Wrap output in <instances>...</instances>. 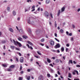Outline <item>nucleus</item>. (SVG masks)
<instances>
[{
	"instance_id": "11",
	"label": "nucleus",
	"mask_w": 80,
	"mask_h": 80,
	"mask_svg": "<svg viewBox=\"0 0 80 80\" xmlns=\"http://www.w3.org/2000/svg\"><path fill=\"white\" fill-rule=\"evenodd\" d=\"M43 77L42 75H40L38 77V80H42V78H43Z\"/></svg>"
},
{
	"instance_id": "12",
	"label": "nucleus",
	"mask_w": 80,
	"mask_h": 80,
	"mask_svg": "<svg viewBox=\"0 0 80 80\" xmlns=\"http://www.w3.org/2000/svg\"><path fill=\"white\" fill-rule=\"evenodd\" d=\"M70 63H71V64H72L73 62H72V60H69L68 62V64L69 65H70Z\"/></svg>"
},
{
	"instance_id": "8",
	"label": "nucleus",
	"mask_w": 80,
	"mask_h": 80,
	"mask_svg": "<svg viewBox=\"0 0 80 80\" xmlns=\"http://www.w3.org/2000/svg\"><path fill=\"white\" fill-rule=\"evenodd\" d=\"M15 67V65H12L9 67V68H14Z\"/></svg>"
},
{
	"instance_id": "37",
	"label": "nucleus",
	"mask_w": 80,
	"mask_h": 80,
	"mask_svg": "<svg viewBox=\"0 0 80 80\" xmlns=\"http://www.w3.org/2000/svg\"><path fill=\"white\" fill-rule=\"evenodd\" d=\"M19 80H23V79L22 77H20L19 78Z\"/></svg>"
},
{
	"instance_id": "23",
	"label": "nucleus",
	"mask_w": 80,
	"mask_h": 80,
	"mask_svg": "<svg viewBox=\"0 0 80 80\" xmlns=\"http://www.w3.org/2000/svg\"><path fill=\"white\" fill-rule=\"evenodd\" d=\"M27 22L29 24H31V22H30V19L28 20Z\"/></svg>"
},
{
	"instance_id": "38",
	"label": "nucleus",
	"mask_w": 80,
	"mask_h": 80,
	"mask_svg": "<svg viewBox=\"0 0 80 80\" xmlns=\"http://www.w3.org/2000/svg\"><path fill=\"white\" fill-rule=\"evenodd\" d=\"M60 32H61V33H63V30L62 29H61L60 30Z\"/></svg>"
},
{
	"instance_id": "30",
	"label": "nucleus",
	"mask_w": 80,
	"mask_h": 80,
	"mask_svg": "<svg viewBox=\"0 0 80 80\" xmlns=\"http://www.w3.org/2000/svg\"><path fill=\"white\" fill-rule=\"evenodd\" d=\"M47 77H48V78L51 77V76H50V74H47Z\"/></svg>"
},
{
	"instance_id": "1",
	"label": "nucleus",
	"mask_w": 80,
	"mask_h": 80,
	"mask_svg": "<svg viewBox=\"0 0 80 80\" xmlns=\"http://www.w3.org/2000/svg\"><path fill=\"white\" fill-rule=\"evenodd\" d=\"M13 42V44L15 45H18L19 47H22V44H21L20 43L18 42V41H15L14 40H12Z\"/></svg>"
},
{
	"instance_id": "63",
	"label": "nucleus",
	"mask_w": 80,
	"mask_h": 80,
	"mask_svg": "<svg viewBox=\"0 0 80 80\" xmlns=\"http://www.w3.org/2000/svg\"><path fill=\"white\" fill-rule=\"evenodd\" d=\"M66 33L67 35H68V34H68V31H67L66 32Z\"/></svg>"
},
{
	"instance_id": "47",
	"label": "nucleus",
	"mask_w": 80,
	"mask_h": 80,
	"mask_svg": "<svg viewBox=\"0 0 80 80\" xmlns=\"http://www.w3.org/2000/svg\"><path fill=\"white\" fill-rule=\"evenodd\" d=\"M69 36H72V33H70L68 34Z\"/></svg>"
},
{
	"instance_id": "5",
	"label": "nucleus",
	"mask_w": 80,
	"mask_h": 80,
	"mask_svg": "<svg viewBox=\"0 0 80 80\" xmlns=\"http://www.w3.org/2000/svg\"><path fill=\"white\" fill-rule=\"evenodd\" d=\"M24 59V58L23 57H21L20 58V62L21 63H22V62H23V60Z\"/></svg>"
},
{
	"instance_id": "64",
	"label": "nucleus",
	"mask_w": 80,
	"mask_h": 80,
	"mask_svg": "<svg viewBox=\"0 0 80 80\" xmlns=\"http://www.w3.org/2000/svg\"><path fill=\"white\" fill-rule=\"evenodd\" d=\"M35 9L34 8L31 11V12H33L34 11H35Z\"/></svg>"
},
{
	"instance_id": "19",
	"label": "nucleus",
	"mask_w": 80,
	"mask_h": 80,
	"mask_svg": "<svg viewBox=\"0 0 80 80\" xmlns=\"http://www.w3.org/2000/svg\"><path fill=\"white\" fill-rule=\"evenodd\" d=\"M64 50V48L62 47V48H61V52H63Z\"/></svg>"
},
{
	"instance_id": "40",
	"label": "nucleus",
	"mask_w": 80,
	"mask_h": 80,
	"mask_svg": "<svg viewBox=\"0 0 80 80\" xmlns=\"http://www.w3.org/2000/svg\"><path fill=\"white\" fill-rule=\"evenodd\" d=\"M20 70H22V65L20 66Z\"/></svg>"
},
{
	"instance_id": "10",
	"label": "nucleus",
	"mask_w": 80,
	"mask_h": 80,
	"mask_svg": "<svg viewBox=\"0 0 80 80\" xmlns=\"http://www.w3.org/2000/svg\"><path fill=\"white\" fill-rule=\"evenodd\" d=\"M16 14H17L16 12L15 11V10L13 11L12 12V15L13 16H15V15H16Z\"/></svg>"
},
{
	"instance_id": "61",
	"label": "nucleus",
	"mask_w": 80,
	"mask_h": 80,
	"mask_svg": "<svg viewBox=\"0 0 80 80\" xmlns=\"http://www.w3.org/2000/svg\"><path fill=\"white\" fill-rule=\"evenodd\" d=\"M21 74H22V73H23V71H22L20 72Z\"/></svg>"
},
{
	"instance_id": "46",
	"label": "nucleus",
	"mask_w": 80,
	"mask_h": 80,
	"mask_svg": "<svg viewBox=\"0 0 80 80\" xmlns=\"http://www.w3.org/2000/svg\"><path fill=\"white\" fill-rule=\"evenodd\" d=\"M32 2L31 0H27V2Z\"/></svg>"
},
{
	"instance_id": "62",
	"label": "nucleus",
	"mask_w": 80,
	"mask_h": 80,
	"mask_svg": "<svg viewBox=\"0 0 80 80\" xmlns=\"http://www.w3.org/2000/svg\"><path fill=\"white\" fill-rule=\"evenodd\" d=\"M52 59H53V60H55V57H52Z\"/></svg>"
},
{
	"instance_id": "56",
	"label": "nucleus",
	"mask_w": 80,
	"mask_h": 80,
	"mask_svg": "<svg viewBox=\"0 0 80 80\" xmlns=\"http://www.w3.org/2000/svg\"><path fill=\"white\" fill-rule=\"evenodd\" d=\"M65 57H66L65 56H63V57H62V58H63V60H65Z\"/></svg>"
},
{
	"instance_id": "14",
	"label": "nucleus",
	"mask_w": 80,
	"mask_h": 80,
	"mask_svg": "<svg viewBox=\"0 0 80 80\" xmlns=\"http://www.w3.org/2000/svg\"><path fill=\"white\" fill-rule=\"evenodd\" d=\"M47 61L48 62V63H51V60L50 59H49L48 58H47Z\"/></svg>"
},
{
	"instance_id": "57",
	"label": "nucleus",
	"mask_w": 80,
	"mask_h": 80,
	"mask_svg": "<svg viewBox=\"0 0 80 80\" xmlns=\"http://www.w3.org/2000/svg\"><path fill=\"white\" fill-rule=\"evenodd\" d=\"M46 64V65H48V62H47V61H45L44 62Z\"/></svg>"
},
{
	"instance_id": "2",
	"label": "nucleus",
	"mask_w": 80,
	"mask_h": 80,
	"mask_svg": "<svg viewBox=\"0 0 80 80\" xmlns=\"http://www.w3.org/2000/svg\"><path fill=\"white\" fill-rule=\"evenodd\" d=\"M44 16L46 17L47 18H48V16H49V13L47 12H45L44 13Z\"/></svg>"
},
{
	"instance_id": "9",
	"label": "nucleus",
	"mask_w": 80,
	"mask_h": 80,
	"mask_svg": "<svg viewBox=\"0 0 80 80\" xmlns=\"http://www.w3.org/2000/svg\"><path fill=\"white\" fill-rule=\"evenodd\" d=\"M65 7H63L61 9V12H63L65 11Z\"/></svg>"
},
{
	"instance_id": "39",
	"label": "nucleus",
	"mask_w": 80,
	"mask_h": 80,
	"mask_svg": "<svg viewBox=\"0 0 80 80\" xmlns=\"http://www.w3.org/2000/svg\"><path fill=\"white\" fill-rule=\"evenodd\" d=\"M2 65L3 67H7V65L5 64H2Z\"/></svg>"
},
{
	"instance_id": "3",
	"label": "nucleus",
	"mask_w": 80,
	"mask_h": 80,
	"mask_svg": "<svg viewBox=\"0 0 80 80\" xmlns=\"http://www.w3.org/2000/svg\"><path fill=\"white\" fill-rule=\"evenodd\" d=\"M60 45L59 43H57L56 46H54V48L56 49L60 48Z\"/></svg>"
},
{
	"instance_id": "51",
	"label": "nucleus",
	"mask_w": 80,
	"mask_h": 80,
	"mask_svg": "<svg viewBox=\"0 0 80 80\" xmlns=\"http://www.w3.org/2000/svg\"><path fill=\"white\" fill-rule=\"evenodd\" d=\"M54 36L55 37H57V34L56 33H55Z\"/></svg>"
},
{
	"instance_id": "21",
	"label": "nucleus",
	"mask_w": 80,
	"mask_h": 80,
	"mask_svg": "<svg viewBox=\"0 0 80 80\" xmlns=\"http://www.w3.org/2000/svg\"><path fill=\"white\" fill-rule=\"evenodd\" d=\"M15 47L13 46H10V48L12 50H13L14 49V48H15Z\"/></svg>"
},
{
	"instance_id": "27",
	"label": "nucleus",
	"mask_w": 80,
	"mask_h": 80,
	"mask_svg": "<svg viewBox=\"0 0 80 80\" xmlns=\"http://www.w3.org/2000/svg\"><path fill=\"white\" fill-rule=\"evenodd\" d=\"M23 38H25V39H27V38H28V37H27L26 36H23Z\"/></svg>"
},
{
	"instance_id": "4",
	"label": "nucleus",
	"mask_w": 80,
	"mask_h": 80,
	"mask_svg": "<svg viewBox=\"0 0 80 80\" xmlns=\"http://www.w3.org/2000/svg\"><path fill=\"white\" fill-rule=\"evenodd\" d=\"M75 73H76L77 75H78V71H77V70H74L73 72H72L73 75H75V74H76Z\"/></svg>"
},
{
	"instance_id": "48",
	"label": "nucleus",
	"mask_w": 80,
	"mask_h": 80,
	"mask_svg": "<svg viewBox=\"0 0 80 80\" xmlns=\"http://www.w3.org/2000/svg\"><path fill=\"white\" fill-rule=\"evenodd\" d=\"M28 32L30 33H32V30H31V29H29L28 30Z\"/></svg>"
},
{
	"instance_id": "49",
	"label": "nucleus",
	"mask_w": 80,
	"mask_h": 80,
	"mask_svg": "<svg viewBox=\"0 0 80 80\" xmlns=\"http://www.w3.org/2000/svg\"><path fill=\"white\" fill-rule=\"evenodd\" d=\"M18 55H19V56H20V57H21L22 56V54L20 52H18Z\"/></svg>"
},
{
	"instance_id": "25",
	"label": "nucleus",
	"mask_w": 80,
	"mask_h": 80,
	"mask_svg": "<svg viewBox=\"0 0 80 80\" xmlns=\"http://www.w3.org/2000/svg\"><path fill=\"white\" fill-rule=\"evenodd\" d=\"M7 10H8V11L9 12L10 11V7H7Z\"/></svg>"
},
{
	"instance_id": "13",
	"label": "nucleus",
	"mask_w": 80,
	"mask_h": 80,
	"mask_svg": "<svg viewBox=\"0 0 80 80\" xmlns=\"http://www.w3.org/2000/svg\"><path fill=\"white\" fill-rule=\"evenodd\" d=\"M50 44L51 45L53 46L54 45V42L52 40H51L50 41Z\"/></svg>"
},
{
	"instance_id": "18",
	"label": "nucleus",
	"mask_w": 80,
	"mask_h": 80,
	"mask_svg": "<svg viewBox=\"0 0 80 80\" xmlns=\"http://www.w3.org/2000/svg\"><path fill=\"white\" fill-rule=\"evenodd\" d=\"M12 69L10 68H8L7 69V71L8 72H12Z\"/></svg>"
},
{
	"instance_id": "58",
	"label": "nucleus",
	"mask_w": 80,
	"mask_h": 80,
	"mask_svg": "<svg viewBox=\"0 0 80 80\" xmlns=\"http://www.w3.org/2000/svg\"><path fill=\"white\" fill-rule=\"evenodd\" d=\"M40 45H41V46H44V44H42V43H40Z\"/></svg>"
},
{
	"instance_id": "29",
	"label": "nucleus",
	"mask_w": 80,
	"mask_h": 80,
	"mask_svg": "<svg viewBox=\"0 0 80 80\" xmlns=\"http://www.w3.org/2000/svg\"><path fill=\"white\" fill-rule=\"evenodd\" d=\"M19 37V38H18V40H19V41H21L22 40V38L20 37Z\"/></svg>"
},
{
	"instance_id": "54",
	"label": "nucleus",
	"mask_w": 80,
	"mask_h": 80,
	"mask_svg": "<svg viewBox=\"0 0 80 80\" xmlns=\"http://www.w3.org/2000/svg\"><path fill=\"white\" fill-rule=\"evenodd\" d=\"M70 45H69V44L68 43L66 44V47H68Z\"/></svg>"
},
{
	"instance_id": "50",
	"label": "nucleus",
	"mask_w": 80,
	"mask_h": 80,
	"mask_svg": "<svg viewBox=\"0 0 80 80\" xmlns=\"http://www.w3.org/2000/svg\"><path fill=\"white\" fill-rule=\"evenodd\" d=\"M54 26L56 28H57V23L54 24Z\"/></svg>"
},
{
	"instance_id": "34",
	"label": "nucleus",
	"mask_w": 80,
	"mask_h": 80,
	"mask_svg": "<svg viewBox=\"0 0 80 80\" xmlns=\"http://www.w3.org/2000/svg\"><path fill=\"white\" fill-rule=\"evenodd\" d=\"M30 79V76H28L27 78V80H29Z\"/></svg>"
},
{
	"instance_id": "28",
	"label": "nucleus",
	"mask_w": 80,
	"mask_h": 80,
	"mask_svg": "<svg viewBox=\"0 0 80 80\" xmlns=\"http://www.w3.org/2000/svg\"><path fill=\"white\" fill-rule=\"evenodd\" d=\"M5 42H6V41H5V40H3L1 42V43H3V44L5 43Z\"/></svg>"
},
{
	"instance_id": "15",
	"label": "nucleus",
	"mask_w": 80,
	"mask_h": 80,
	"mask_svg": "<svg viewBox=\"0 0 80 80\" xmlns=\"http://www.w3.org/2000/svg\"><path fill=\"white\" fill-rule=\"evenodd\" d=\"M61 12H60V10H59L58 11V17H59Z\"/></svg>"
},
{
	"instance_id": "44",
	"label": "nucleus",
	"mask_w": 80,
	"mask_h": 80,
	"mask_svg": "<svg viewBox=\"0 0 80 80\" xmlns=\"http://www.w3.org/2000/svg\"><path fill=\"white\" fill-rule=\"evenodd\" d=\"M50 70L51 72H53V70L52 69L50 68Z\"/></svg>"
},
{
	"instance_id": "20",
	"label": "nucleus",
	"mask_w": 80,
	"mask_h": 80,
	"mask_svg": "<svg viewBox=\"0 0 80 80\" xmlns=\"http://www.w3.org/2000/svg\"><path fill=\"white\" fill-rule=\"evenodd\" d=\"M9 29L10 32H13V29H12V28H9Z\"/></svg>"
},
{
	"instance_id": "17",
	"label": "nucleus",
	"mask_w": 80,
	"mask_h": 80,
	"mask_svg": "<svg viewBox=\"0 0 80 80\" xmlns=\"http://www.w3.org/2000/svg\"><path fill=\"white\" fill-rule=\"evenodd\" d=\"M45 3L46 4H48L50 3V0H46Z\"/></svg>"
},
{
	"instance_id": "33",
	"label": "nucleus",
	"mask_w": 80,
	"mask_h": 80,
	"mask_svg": "<svg viewBox=\"0 0 80 80\" xmlns=\"http://www.w3.org/2000/svg\"><path fill=\"white\" fill-rule=\"evenodd\" d=\"M59 59H56V60L55 61V62L57 63L59 62Z\"/></svg>"
},
{
	"instance_id": "24",
	"label": "nucleus",
	"mask_w": 80,
	"mask_h": 80,
	"mask_svg": "<svg viewBox=\"0 0 80 80\" xmlns=\"http://www.w3.org/2000/svg\"><path fill=\"white\" fill-rule=\"evenodd\" d=\"M71 75V73H69L68 75V77H69V78H72V76Z\"/></svg>"
},
{
	"instance_id": "7",
	"label": "nucleus",
	"mask_w": 80,
	"mask_h": 80,
	"mask_svg": "<svg viewBox=\"0 0 80 80\" xmlns=\"http://www.w3.org/2000/svg\"><path fill=\"white\" fill-rule=\"evenodd\" d=\"M19 32L21 34H23V33H24L22 29H20L19 31Z\"/></svg>"
},
{
	"instance_id": "22",
	"label": "nucleus",
	"mask_w": 80,
	"mask_h": 80,
	"mask_svg": "<svg viewBox=\"0 0 80 80\" xmlns=\"http://www.w3.org/2000/svg\"><path fill=\"white\" fill-rule=\"evenodd\" d=\"M36 34H39V33H40V31L39 30H37L36 31Z\"/></svg>"
},
{
	"instance_id": "43",
	"label": "nucleus",
	"mask_w": 80,
	"mask_h": 80,
	"mask_svg": "<svg viewBox=\"0 0 80 80\" xmlns=\"http://www.w3.org/2000/svg\"><path fill=\"white\" fill-rule=\"evenodd\" d=\"M16 50H18V51H20V49L18 48H16Z\"/></svg>"
},
{
	"instance_id": "42",
	"label": "nucleus",
	"mask_w": 80,
	"mask_h": 80,
	"mask_svg": "<svg viewBox=\"0 0 80 80\" xmlns=\"http://www.w3.org/2000/svg\"><path fill=\"white\" fill-rule=\"evenodd\" d=\"M30 71H31V69H28L27 70V71L28 72H30Z\"/></svg>"
},
{
	"instance_id": "53",
	"label": "nucleus",
	"mask_w": 80,
	"mask_h": 80,
	"mask_svg": "<svg viewBox=\"0 0 80 80\" xmlns=\"http://www.w3.org/2000/svg\"><path fill=\"white\" fill-rule=\"evenodd\" d=\"M76 67H80V65H76Z\"/></svg>"
},
{
	"instance_id": "55",
	"label": "nucleus",
	"mask_w": 80,
	"mask_h": 80,
	"mask_svg": "<svg viewBox=\"0 0 80 80\" xmlns=\"http://www.w3.org/2000/svg\"><path fill=\"white\" fill-rule=\"evenodd\" d=\"M58 75H61L60 72L59 71H58Z\"/></svg>"
},
{
	"instance_id": "31",
	"label": "nucleus",
	"mask_w": 80,
	"mask_h": 80,
	"mask_svg": "<svg viewBox=\"0 0 80 80\" xmlns=\"http://www.w3.org/2000/svg\"><path fill=\"white\" fill-rule=\"evenodd\" d=\"M45 41V39L42 38L41 40V42H43Z\"/></svg>"
},
{
	"instance_id": "60",
	"label": "nucleus",
	"mask_w": 80,
	"mask_h": 80,
	"mask_svg": "<svg viewBox=\"0 0 80 80\" xmlns=\"http://www.w3.org/2000/svg\"><path fill=\"white\" fill-rule=\"evenodd\" d=\"M72 28H75V26L74 25H73V24H72Z\"/></svg>"
},
{
	"instance_id": "26",
	"label": "nucleus",
	"mask_w": 80,
	"mask_h": 80,
	"mask_svg": "<svg viewBox=\"0 0 80 80\" xmlns=\"http://www.w3.org/2000/svg\"><path fill=\"white\" fill-rule=\"evenodd\" d=\"M37 53L38 54V55H42V54L41 53H40V52L37 51Z\"/></svg>"
},
{
	"instance_id": "59",
	"label": "nucleus",
	"mask_w": 80,
	"mask_h": 80,
	"mask_svg": "<svg viewBox=\"0 0 80 80\" xmlns=\"http://www.w3.org/2000/svg\"><path fill=\"white\" fill-rule=\"evenodd\" d=\"M57 53H60V50H57Z\"/></svg>"
},
{
	"instance_id": "45",
	"label": "nucleus",
	"mask_w": 80,
	"mask_h": 80,
	"mask_svg": "<svg viewBox=\"0 0 80 80\" xmlns=\"http://www.w3.org/2000/svg\"><path fill=\"white\" fill-rule=\"evenodd\" d=\"M36 58H39V57L38 56H34Z\"/></svg>"
},
{
	"instance_id": "36",
	"label": "nucleus",
	"mask_w": 80,
	"mask_h": 80,
	"mask_svg": "<svg viewBox=\"0 0 80 80\" xmlns=\"http://www.w3.org/2000/svg\"><path fill=\"white\" fill-rule=\"evenodd\" d=\"M16 60L17 62H19V60L18 58H16Z\"/></svg>"
},
{
	"instance_id": "35",
	"label": "nucleus",
	"mask_w": 80,
	"mask_h": 80,
	"mask_svg": "<svg viewBox=\"0 0 80 80\" xmlns=\"http://www.w3.org/2000/svg\"><path fill=\"white\" fill-rule=\"evenodd\" d=\"M50 16L52 18H53V15H52V13H50Z\"/></svg>"
},
{
	"instance_id": "6",
	"label": "nucleus",
	"mask_w": 80,
	"mask_h": 80,
	"mask_svg": "<svg viewBox=\"0 0 80 80\" xmlns=\"http://www.w3.org/2000/svg\"><path fill=\"white\" fill-rule=\"evenodd\" d=\"M26 46H27V47H28V48H30V49L31 50H33V48H32V47H31V46H30H30H29V45L28 44H26Z\"/></svg>"
},
{
	"instance_id": "41",
	"label": "nucleus",
	"mask_w": 80,
	"mask_h": 80,
	"mask_svg": "<svg viewBox=\"0 0 80 80\" xmlns=\"http://www.w3.org/2000/svg\"><path fill=\"white\" fill-rule=\"evenodd\" d=\"M35 7V6L33 5V6H32V9H34V8Z\"/></svg>"
},
{
	"instance_id": "16",
	"label": "nucleus",
	"mask_w": 80,
	"mask_h": 80,
	"mask_svg": "<svg viewBox=\"0 0 80 80\" xmlns=\"http://www.w3.org/2000/svg\"><path fill=\"white\" fill-rule=\"evenodd\" d=\"M27 42L29 44V45H33V43H32L31 42H30L29 41H28Z\"/></svg>"
},
{
	"instance_id": "52",
	"label": "nucleus",
	"mask_w": 80,
	"mask_h": 80,
	"mask_svg": "<svg viewBox=\"0 0 80 80\" xmlns=\"http://www.w3.org/2000/svg\"><path fill=\"white\" fill-rule=\"evenodd\" d=\"M73 63L74 64H77V62L75 61H73Z\"/></svg>"
},
{
	"instance_id": "32",
	"label": "nucleus",
	"mask_w": 80,
	"mask_h": 80,
	"mask_svg": "<svg viewBox=\"0 0 80 80\" xmlns=\"http://www.w3.org/2000/svg\"><path fill=\"white\" fill-rule=\"evenodd\" d=\"M56 40V41H57V42H60V41L59 40L57 39V38H54Z\"/></svg>"
}]
</instances>
